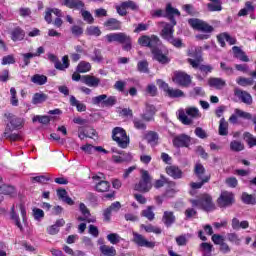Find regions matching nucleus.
Instances as JSON below:
<instances>
[{
	"label": "nucleus",
	"instance_id": "1",
	"mask_svg": "<svg viewBox=\"0 0 256 256\" xmlns=\"http://www.w3.org/2000/svg\"><path fill=\"white\" fill-rule=\"evenodd\" d=\"M178 119L183 125H193V119H201V112L197 107L178 110Z\"/></svg>",
	"mask_w": 256,
	"mask_h": 256
},
{
	"label": "nucleus",
	"instance_id": "2",
	"mask_svg": "<svg viewBox=\"0 0 256 256\" xmlns=\"http://www.w3.org/2000/svg\"><path fill=\"white\" fill-rule=\"evenodd\" d=\"M105 39L109 43H120L123 45L124 51H131V36L123 33V32H118V33H110L105 36Z\"/></svg>",
	"mask_w": 256,
	"mask_h": 256
},
{
	"label": "nucleus",
	"instance_id": "3",
	"mask_svg": "<svg viewBox=\"0 0 256 256\" xmlns=\"http://www.w3.org/2000/svg\"><path fill=\"white\" fill-rule=\"evenodd\" d=\"M192 207H198V209H203V211H215V203H213V197L205 193L200 196L197 200H190Z\"/></svg>",
	"mask_w": 256,
	"mask_h": 256
},
{
	"label": "nucleus",
	"instance_id": "4",
	"mask_svg": "<svg viewBox=\"0 0 256 256\" xmlns=\"http://www.w3.org/2000/svg\"><path fill=\"white\" fill-rule=\"evenodd\" d=\"M112 138L113 141L117 143L118 147H121V149H127V147H129L130 140L125 129L121 127L114 128L112 131Z\"/></svg>",
	"mask_w": 256,
	"mask_h": 256
},
{
	"label": "nucleus",
	"instance_id": "5",
	"mask_svg": "<svg viewBox=\"0 0 256 256\" xmlns=\"http://www.w3.org/2000/svg\"><path fill=\"white\" fill-rule=\"evenodd\" d=\"M152 187L153 184H151V175H149L147 170H142L141 180L134 186L135 191H139L140 193H149Z\"/></svg>",
	"mask_w": 256,
	"mask_h": 256
},
{
	"label": "nucleus",
	"instance_id": "6",
	"mask_svg": "<svg viewBox=\"0 0 256 256\" xmlns=\"http://www.w3.org/2000/svg\"><path fill=\"white\" fill-rule=\"evenodd\" d=\"M233 203H235V195L233 192L222 191L217 199V205L221 209H227V207H231Z\"/></svg>",
	"mask_w": 256,
	"mask_h": 256
},
{
	"label": "nucleus",
	"instance_id": "7",
	"mask_svg": "<svg viewBox=\"0 0 256 256\" xmlns=\"http://www.w3.org/2000/svg\"><path fill=\"white\" fill-rule=\"evenodd\" d=\"M201 47H192L191 49L188 50V55L189 57H193L188 59V63L194 68L197 69L201 67L200 63L203 61V58L201 57Z\"/></svg>",
	"mask_w": 256,
	"mask_h": 256
},
{
	"label": "nucleus",
	"instance_id": "8",
	"mask_svg": "<svg viewBox=\"0 0 256 256\" xmlns=\"http://www.w3.org/2000/svg\"><path fill=\"white\" fill-rule=\"evenodd\" d=\"M188 23L193 29H196L197 31H202L203 33H212L213 31V26L197 18L188 20Z\"/></svg>",
	"mask_w": 256,
	"mask_h": 256
},
{
	"label": "nucleus",
	"instance_id": "9",
	"mask_svg": "<svg viewBox=\"0 0 256 256\" xmlns=\"http://www.w3.org/2000/svg\"><path fill=\"white\" fill-rule=\"evenodd\" d=\"M48 59L51 61V63H54V67L58 71H65V69H69V56L67 55L62 57V63L54 54H49Z\"/></svg>",
	"mask_w": 256,
	"mask_h": 256
},
{
	"label": "nucleus",
	"instance_id": "10",
	"mask_svg": "<svg viewBox=\"0 0 256 256\" xmlns=\"http://www.w3.org/2000/svg\"><path fill=\"white\" fill-rule=\"evenodd\" d=\"M138 43L139 45H141L142 47H149L150 49H155V47H157L160 43L159 41V37L152 35V36H141L138 39Z\"/></svg>",
	"mask_w": 256,
	"mask_h": 256
},
{
	"label": "nucleus",
	"instance_id": "11",
	"mask_svg": "<svg viewBox=\"0 0 256 256\" xmlns=\"http://www.w3.org/2000/svg\"><path fill=\"white\" fill-rule=\"evenodd\" d=\"M172 81L181 87H189L191 85V76L185 72H175Z\"/></svg>",
	"mask_w": 256,
	"mask_h": 256
},
{
	"label": "nucleus",
	"instance_id": "12",
	"mask_svg": "<svg viewBox=\"0 0 256 256\" xmlns=\"http://www.w3.org/2000/svg\"><path fill=\"white\" fill-rule=\"evenodd\" d=\"M205 166L201 163H196L194 166V175L198 178V181H203V183H209L211 181V175H206Z\"/></svg>",
	"mask_w": 256,
	"mask_h": 256
},
{
	"label": "nucleus",
	"instance_id": "13",
	"mask_svg": "<svg viewBox=\"0 0 256 256\" xmlns=\"http://www.w3.org/2000/svg\"><path fill=\"white\" fill-rule=\"evenodd\" d=\"M133 241L138 247H146L147 249H153L155 242L148 241L145 237L137 232H133Z\"/></svg>",
	"mask_w": 256,
	"mask_h": 256
},
{
	"label": "nucleus",
	"instance_id": "14",
	"mask_svg": "<svg viewBox=\"0 0 256 256\" xmlns=\"http://www.w3.org/2000/svg\"><path fill=\"white\" fill-rule=\"evenodd\" d=\"M234 95L238 97L242 103H245V105H253V96H251L249 92L236 88L234 89Z\"/></svg>",
	"mask_w": 256,
	"mask_h": 256
},
{
	"label": "nucleus",
	"instance_id": "15",
	"mask_svg": "<svg viewBox=\"0 0 256 256\" xmlns=\"http://www.w3.org/2000/svg\"><path fill=\"white\" fill-rule=\"evenodd\" d=\"M174 147H189L191 145V136L180 134L173 139Z\"/></svg>",
	"mask_w": 256,
	"mask_h": 256
},
{
	"label": "nucleus",
	"instance_id": "16",
	"mask_svg": "<svg viewBox=\"0 0 256 256\" xmlns=\"http://www.w3.org/2000/svg\"><path fill=\"white\" fill-rule=\"evenodd\" d=\"M152 55L153 59H155V61H158V63H161V65H167V63L171 61L167 54H164L163 51L159 50L157 47L152 49Z\"/></svg>",
	"mask_w": 256,
	"mask_h": 256
},
{
	"label": "nucleus",
	"instance_id": "17",
	"mask_svg": "<svg viewBox=\"0 0 256 256\" xmlns=\"http://www.w3.org/2000/svg\"><path fill=\"white\" fill-rule=\"evenodd\" d=\"M156 111L157 110L155 109V106L146 104L145 110L143 114H141V118L146 122L153 121V117H155Z\"/></svg>",
	"mask_w": 256,
	"mask_h": 256
},
{
	"label": "nucleus",
	"instance_id": "18",
	"mask_svg": "<svg viewBox=\"0 0 256 256\" xmlns=\"http://www.w3.org/2000/svg\"><path fill=\"white\" fill-rule=\"evenodd\" d=\"M104 27L108 31H119L121 30V21L115 19V18H109L104 22Z\"/></svg>",
	"mask_w": 256,
	"mask_h": 256
},
{
	"label": "nucleus",
	"instance_id": "19",
	"mask_svg": "<svg viewBox=\"0 0 256 256\" xmlns=\"http://www.w3.org/2000/svg\"><path fill=\"white\" fill-rule=\"evenodd\" d=\"M165 15L168 17L173 25H177V22L175 21V15L179 17L181 15V12L177 10V8H173L171 4L166 5Z\"/></svg>",
	"mask_w": 256,
	"mask_h": 256
},
{
	"label": "nucleus",
	"instance_id": "20",
	"mask_svg": "<svg viewBox=\"0 0 256 256\" xmlns=\"http://www.w3.org/2000/svg\"><path fill=\"white\" fill-rule=\"evenodd\" d=\"M81 81L88 87H99V83H101L99 78L91 75L82 76Z\"/></svg>",
	"mask_w": 256,
	"mask_h": 256
},
{
	"label": "nucleus",
	"instance_id": "21",
	"mask_svg": "<svg viewBox=\"0 0 256 256\" xmlns=\"http://www.w3.org/2000/svg\"><path fill=\"white\" fill-rule=\"evenodd\" d=\"M208 85L214 89L221 90L227 85V82L223 78L212 77L208 79Z\"/></svg>",
	"mask_w": 256,
	"mask_h": 256
},
{
	"label": "nucleus",
	"instance_id": "22",
	"mask_svg": "<svg viewBox=\"0 0 256 256\" xmlns=\"http://www.w3.org/2000/svg\"><path fill=\"white\" fill-rule=\"evenodd\" d=\"M112 160L114 163H129L133 160V156L129 153H119L118 155H113Z\"/></svg>",
	"mask_w": 256,
	"mask_h": 256
},
{
	"label": "nucleus",
	"instance_id": "23",
	"mask_svg": "<svg viewBox=\"0 0 256 256\" xmlns=\"http://www.w3.org/2000/svg\"><path fill=\"white\" fill-rule=\"evenodd\" d=\"M173 27H175L173 23L164 25L161 31V37H163L166 41H169L173 37V33L175 32V30H173Z\"/></svg>",
	"mask_w": 256,
	"mask_h": 256
},
{
	"label": "nucleus",
	"instance_id": "24",
	"mask_svg": "<svg viewBox=\"0 0 256 256\" xmlns=\"http://www.w3.org/2000/svg\"><path fill=\"white\" fill-rule=\"evenodd\" d=\"M166 173L170 177H173V179H181V177L183 175V172L177 166H167Z\"/></svg>",
	"mask_w": 256,
	"mask_h": 256
},
{
	"label": "nucleus",
	"instance_id": "25",
	"mask_svg": "<svg viewBox=\"0 0 256 256\" xmlns=\"http://www.w3.org/2000/svg\"><path fill=\"white\" fill-rule=\"evenodd\" d=\"M7 118L12 129H20V127H23V118H19L13 114H8Z\"/></svg>",
	"mask_w": 256,
	"mask_h": 256
},
{
	"label": "nucleus",
	"instance_id": "26",
	"mask_svg": "<svg viewBox=\"0 0 256 256\" xmlns=\"http://www.w3.org/2000/svg\"><path fill=\"white\" fill-rule=\"evenodd\" d=\"M232 51H233L234 57H236V59L243 61V63H249V57L247 56V54H245V52L243 50H241V48H239V46H234L232 48Z\"/></svg>",
	"mask_w": 256,
	"mask_h": 256
},
{
	"label": "nucleus",
	"instance_id": "27",
	"mask_svg": "<svg viewBox=\"0 0 256 256\" xmlns=\"http://www.w3.org/2000/svg\"><path fill=\"white\" fill-rule=\"evenodd\" d=\"M70 105L72 107H76V109L79 113H83V112L87 111V105H85L81 101L77 100V98L75 96H70Z\"/></svg>",
	"mask_w": 256,
	"mask_h": 256
},
{
	"label": "nucleus",
	"instance_id": "28",
	"mask_svg": "<svg viewBox=\"0 0 256 256\" xmlns=\"http://www.w3.org/2000/svg\"><path fill=\"white\" fill-rule=\"evenodd\" d=\"M175 214L172 211H165L162 216V222L166 227H171L175 223Z\"/></svg>",
	"mask_w": 256,
	"mask_h": 256
},
{
	"label": "nucleus",
	"instance_id": "29",
	"mask_svg": "<svg viewBox=\"0 0 256 256\" xmlns=\"http://www.w3.org/2000/svg\"><path fill=\"white\" fill-rule=\"evenodd\" d=\"M63 5L69 9H83L85 4L81 0H64Z\"/></svg>",
	"mask_w": 256,
	"mask_h": 256
},
{
	"label": "nucleus",
	"instance_id": "30",
	"mask_svg": "<svg viewBox=\"0 0 256 256\" xmlns=\"http://www.w3.org/2000/svg\"><path fill=\"white\" fill-rule=\"evenodd\" d=\"M0 193L2 195H9L10 197H15V195H17V190H15V187L13 186L2 184L0 185Z\"/></svg>",
	"mask_w": 256,
	"mask_h": 256
},
{
	"label": "nucleus",
	"instance_id": "31",
	"mask_svg": "<svg viewBox=\"0 0 256 256\" xmlns=\"http://www.w3.org/2000/svg\"><path fill=\"white\" fill-rule=\"evenodd\" d=\"M99 249H100V253H102V255H104V256L117 255V250L113 246L103 244L99 247Z\"/></svg>",
	"mask_w": 256,
	"mask_h": 256
},
{
	"label": "nucleus",
	"instance_id": "32",
	"mask_svg": "<svg viewBox=\"0 0 256 256\" xmlns=\"http://www.w3.org/2000/svg\"><path fill=\"white\" fill-rule=\"evenodd\" d=\"M218 133L221 136L229 135V123L225 121V118L220 119Z\"/></svg>",
	"mask_w": 256,
	"mask_h": 256
},
{
	"label": "nucleus",
	"instance_id": "33",
	"mask_svg": "<svg viewBox=\"0 0 256 256\" xmlns=\"http://www.w3.org/2000/svg\"><path fill=\"white\" fill-rule=\"evenodd\" d=\"M12 41H23L25 39V31L21 28H15L11 33Z\"/></svg>",
	"mask_w": 256,
	"mask_h": 256
},
{
	"label": "nucleus",
	"instance_id": "34",
	"mask_svg": "<svg viewBox=\"0 0 256 256\" xmlns=\"http://www.w3.org/2000/svg\"><path fill=\"white\" fill-rule=\"evenodd\" d=\"M243 203L246 205H255L256 204V196L253 194H248L246 192L242 193L241 197Z\"/></svg>",
	"mask_w": 256,
	"mask_h": 256
},
{
	"label": "nucleus",
	"instance_id": "35",
	"mask_svg": "<svg viewBox=\"0 0 256 256\" xmlns=\"http://www.w3.org/2000/svg\"><path fill=\"white\" fill-rule=\"evenodd\" d=\"M31 82L35 85H45V83H47V76L35 74L31 77Z\"/></svg>",
	"mask_w": 256,
	"mask_h": 256
},
{
	"label": "nucleus",
	"instance_id": "36",
	"mask_svg": "<svg viewBox=\"0 0 256 256\" xmlns=\"http://www.w3.org/2000/svg\"><path fill=\"white\" fill-rule=\"evenodd\" d=\"M90 69H91V63L81 61L77 65L76 71H77V73H89Z\"/></svg>",
	"mask_w": 256,
	"mask_h": 256
},
{
	"label": "nucleus",
	"instance_id": "37",
	"mask_svg": "<svg viewBox=\"0 0 256 256\" xmlns=\"http://www.w3.org/2000/svg\"><path fill=\"white\" fill-rule=\"evenodd\" d=\"M33 123H41L42 125H49V123H51V117L44 115H36L32 118Z\"/></svg>",
	"mask_w": 256,
	"mask_h": 256
},
{
	"label": "nucleus",
	"instance_id": "38",
	"mask_svg": "<svg viewBox=\"0 0 256 256\" xmlns=\"http://www.w3.org/2000/svg\"><path fill=\"white\" fill-rule=\"evenodd\" d=\"M47 101V95L43 93H35L32 98L33 105H39L41 103H45Z\"/></svg>",
	"mask_w": 256,
	"mask_h": 256
},
{
	"label": "nucleus",
	"instance_id": "39",
	"mask_svg": "<svg viewBox=\"0 0 256 256\" xmlns=\"http://www.w3.org/2000/svg\"><path fill=\"white\" fill-rule=\"evenodd\" d=\"M146 140L150 145H157V141H159V135L157 132L150 131L146 134Z\"/></svg>",
	"mask_w": 256,
	"mask_h": 256
},
{
	"label": "nucleus",
	"instance_id": "40",
	"mask_svg": "<svg viewBox=\"0 0 256 256\" xmlns=\"http://www.w3.org/2000/svg\"><path fill=\"white\" fill-rule=\"evenodd\" d=\"M236 83L240 85V87H250L253 85V79L240 76L236 79Z\"/></svg>",
	"mask_w": 256,
	"mask_h": 256
},
{
	"label": "nucleus",
	"instance_id": "41",
	"mask_svg": "<svg viewBox=\"0 0 256 256\" xmlns=\"http://www.w3.org/2000/svg\"><path fill=\"white\" fill-rule=\"evenodd\" d=\"M142 217L148 219V221H153L155 219V213L153 212V206H148L145 210L141 213Z\"/></svg>",
	"mask_w": 256,
	"mask_h": 256
},
{
	"label": "nucleus",
	"instance_id": "42",
	"mask_svg": "<svg viewBox=\"0 0 256 256\" xmlns=\"http://www.w3.org/2000/svg\"><path fill=\"white\" fill-rule=\"evenodd\" d=\"M111 185L107 181H100L96 184V191H99L100 193H105L109 191Z\"/></svg>",
	"mask_w": 256,
	"mask_h": 256
},
{
	"label": "nucleus",
	"instance_id": "43",
	"mask_svg": "<svg viewBox=\"0 0 256 256\" xmlns=\"http://www.w3.org/2000/svg\"><path fill=\"white\" fill-rule=\"evenodd\" d=\"M11 220L15 222V225L18 227L20 231H23V225H21V221L19 220V215L15 213V206L11 208Z\"/></svg>",
	"mask_w": 256,
	"mask_h": 256
},
{
	"label": "nucleus",
	"instance_id": "44",
	"mask_svg": "<svg viewBox=\"0 0 256 256\" xmlns=\"http://www.w3.org/2000/svg\"><path fill=\"white\" fill-rule=\"evenodd\" d=\"M168 97H171L172 99L179 98V97H185V93L180 89H174L170 88L167 93Z\"/></svg>",
	"mask_w": 256,
	"mask_h": 256
},
{
	"label": "nucleus",
	"instance_id": "45",
	"mask_svg": "<svg viewBox=\"0 0 256 256\" xmlns=\"http://www.w3.org/2000/svg\"><path fill=\"white\" fill-rule=\"evenodd\" d=\"M220 69L221 71H223V73H225V75H228V76L235 75V69L227 65V63L225 62L220 63Z\"/></svg>",
	"mask_w": 256,
	"mask_h": 256
},
{
	"label": "nucleus",
	"instance_id": "46",
	"mask_svg": "<svg viewBox=\"0 0 256 256\" xmlns=\"http://www.w3.org/2000/svg\"><path fill=\"white\" fill-rule=\"evenodd\" d=\"M230 149L235 152L243 151V149H245V145H243L241 141L233 140L230 142Z\"/></svg>",
	"mask_w": 256,
	"mask_h": 256
},
{
	"label": "nucleus",
	"instance_id": "47",
	"mask_svg": "<svg viewBox=\"0 0 256 256\" xmlns=\"http://www.w3.org/2000/svg\"><path fill=\"white\" fill-rule=\"evenodd\" d=\"M235 113L237 117H241L242 119H247L248 121H253V115L249 112H245L239 108L235 109Z\"/></svg>",
	"mask_w": 256,
	"mask_h": 256
},
{
	"label": "nucleus",
	"instance_id": "48",
	"mask_svg": "<svg viewBox=\"0 0 256 256\" xmlns=\"http://www.w3.org/2000/svg\"><path fill=\"white\" fill-rule=\"evenodd\" d=\"M137 69L140 73H149V62H147V60L139 61Z\"/></svg>",
	"mask_w": 256,
	"mask_h": 256
},
{
	"label": "nucleus",
	"instance_id": "49",
	"mask_svg": "<svg viewBox=\"0 0 256 256\" xmlns=\"http://www.w3.org/2000/svg\"><path fill=\"white\" fill-rule=\"evenodd\" d=\"M86 35L99 37L101 35V29L97 26H90L86 29Z\"/></svg>",
	"mask_w": 256,
	"mask_h": 256
},
{
	"label": "nucleus",
	"instance_id": "50",
	"mask_svg": "<svg viewBox=\"0 0 256 256\" xmlns=\"http://www.w3.org/2000/svg\"><path fill=\"white\" fill-rule=\"evenodd\" d=\"M81 14H82L84 21H86V23H88V25H93V23H95V18H93V14H91V12H89L87 10H83L81 12Z\"/></svg>",
	"mask_w": 256,
	"mask_h": 256
},
{
	"label": "nucleus",
	"instance_id": "51",
	"mask_svg": "<svg viewBox=\"0 0 256 256\" xmlns=\"http://www.w3.org/2000/svg\"><path fill=\"white\" fill-rule=\"evenodd\" d=\"M141 229H144L146 233H156V235L161 234V228L155 227L153 225H141Z\"/></svg>",
	"mask_w": 256,
	"mask_h": 256
},
{
	"label": "nucleus",
	"instance_id": "52",
	"mask_svg": "<svg viewBox=\"0 0 256 256\" xmlns=\"http://www.w3.org/2000/svg\"><path fill=\"white\" fill-rule=\"evenodd\" d=\"M10 95H11V98H10V103L13 107H17L19 105V99H17V90L12 87L10 89Z\"/></svg>",
	"mask_w": 256,
	"mask_h": 256
},
{
	"label": "nucleus",
	"instance_id": "53",
	"mask_svg": "<svg viewBox=\"0 0 256 256\" xmlns=\"http://www.w3.org/2000/svg\"><path fill=\"white\" fill-rule=\"evenodd\" d=\"M91 61H94V63H101L103 61V54H101V50L94 49Z\"/></svg>",
	"mask_w": 256,
	"mask_h": 256
},
{
	"label": "nucleus",
	"instance_id": "54",
	"mask_svg": "<svg viewBox=\"0 0 256 256\" xmlns=\"http://www.w3.org/2000/svg\"><path fill=\"white\" fill-rule=\"evenodd\" d=\"M123 7H126V9H130L131 11H139V5L133 0L124 1Z\"/></svg>",
	"mask_w": 256,
	"mask_h": 256
},
{
	"label": "nucleus",
	"instance_id": "55",
	"mask_svg": "<svg viewBox=\"0 0 256 256\" xmlns=\"http://www.w3.org/2000/svg\"><path fill=\"white\" fill-rule=\"evenodd\" d=\"M107 240L109 243H111V245H117V243L121 242V236H119L117 233H111L107 235Z\"/></svg>",
	"mask_w": 256,
	"mask_h": 256
},
{
	"label": "nucleus",
	"instance_id": "56",
	"mask_svg": "<svg viewBox=\"0 0 256 256\" xmlns=\"http://www.w3.org/2000/svg\"><path fill=\"white\" fill-rule=\"evenodd\" d=\"M244 139L248 143L249 147H255L256 145V137L253 134L246 132L244 133Z\"/></svg>",
	"mask_w": 256,
	"mask_h": 256
},
{
	"label": "nucleus",
	"instance_id": "57",
	"mask_svg": "<svg viewBox=\"0 0 256 256\" xmlns=\"http://www.w3.org/2000/svg\"><path fill=\"white\" fill-rule=\"evenodd\" d=\"M105 99H107L106 94L95 96L92 98V105H101V103L105 105Z\"/></svg>",
	"mask_w": 256,
	"mask_h": 256
},
{
	"label": "nucleus",
	"instance_id": "58",
	"mask_svg": "<svg viewBox=\"0 0 256 256\" xmlns=\"http://www.w3.org/2000/svg\"><path fill=\"white\" fill-rule=\"evenodd\" d=\"M133 123H134L135 129H139L141 131H145L147 129V125L145 124V122H143V120L139 118L134 119Z\"/></svg>",
	"mask_w": 256,
	"mask_h": 256
},
{
	"label": "nucleus",
	"instance_id": "59",
	"mask_svg": "<svg viewBox=\"0 0 256 256\" xmlns=\"http://www.w3.org/2000/svg\"><path fill=\"white\" fill-rule=\"evenodd\" d=\"M227 239L230 241V243H234V245H241V240L236 233L227 234Z\"/></svg>",
	"mask_w": 256,
	"mask_h": 256
},
{
	"label": "nucleus",
	"instance_id": "60",
	"mask_svg": "<svg viewBox=\"0 0 256 256\" xmlns=\"http://www.w3.org/2000/svg\"><path fill=\"white\" fill-rule=\"evenodd\" d=\"M50 180H51V177L45 176V175L31 178L32 183H47V181H50Z\"/></svg>",
	"mask_w": 256,
	"mask_h": 256
},
{
	"label": "nucleus",
	"instance_id": "61",
	"mask_svg": "<svg viewBox=\"0 0 256 256\" xmlns=\"http://www.w3.org/2000/svg\"><path fill=\"white\" fill-rule=\"evenodd\" d=\"M15 63V56L7 55L2 58L1 65H14Z\"/></svg>",
	"mask_w": 256,
	"mask_h": 256
},
{
	"label": "nucleus",
	"instance_id": "62",
	"mask_svg": "<svg viewBox=\"0 0 256 256\" xmlns=\"http://www.w3.org/2000/svg\"><path fill=\"white\" fill-rule=\"evenodd\" d=\"M225 183L228 187H231L232 189H235L237 185H239V181H237V178L235 177H229L225 180Z\"/></svg>",
	"mask_w": 256,
	"mask_h": 256
},
{
	"label": "nucleus",
	"instance_id": "63",
	"mask_svg": "<svg viewBox=\"0 0 256 256\" xmlns=\"http://www.w3.org/2000/svg\"><path fill=\"white\" fill-rule=\"evenodd\" d=\"M33 215H34V219H36V221H39V219H43V217H45V212H43L42 209L34 208Z\"/></svg>",
	"mask_w": 256,
	"mask_h": 256
},
{
	"label": "nucleus",
	"instance_id": "64",
	"mask_svg": "<svg viewBox=\"0 0 256 256\" xmlns=\"http://www.w3.org/2000/svg\"><path fill=\"white\" fill-rule=\"evenodd\" d=\"M208 7V10L210 11H221L223 8L221 7V2H218V3H209L207 5Z\"/></svg>",
	"mask_w": 256,
	"mask_h": 256
}]
</instances>
